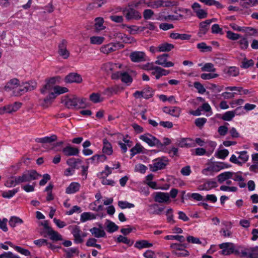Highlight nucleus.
<instances>
[{"mask_svg": "<svg viewBox=\"0 0 258 258\" xmlns=\"http://www.w3.org/2000/svg\"><path fill=\"white\" fill-rule=\"evenodd\" d=\"M230 167V165L225 162H211L208 163L207 166L202 170V173L206 176H213L220 170L229 168Z\"/></svg>", "mask_w": 258, "mask_h": 258, "instance_id": "f257e3e1", "label": "nucleus"}, {"mask_svg": "<svg viewBox=\"0 0 258 258\" xmlns=\"http://www.w3.org/2000/svg\"><path fill=\"white\" fill-rule=\"evenodd\" d=\"M41 175L35 170H31L24 172L20 176H15L16 184H21L24 182H29L32 180L38 179Z\"/></svg>", "mask_w": 258, "mask_h": 258, "instance_id": "f03ea898", "label": "nucleus"}, {"mask_svg": "<svg viewBox=\"0 0 258 258\" xmlns=\"http://www.w3.org/2000/svg\"><path fill=\"white\" fill-rule=\"evenodd\" d=\"M169 163L167 157H161L154 159L152 163L149 165L150 170L152 172H156L165 168Z\"/></svg>", "mask_w": 258, "mask_h": 258, "instance_id": "7ed1b4c3", "label": "nucleus"}, {"mask_svg": "<svg viewBox=\"0 0 258 258\" xmlns=\"http://www.w3.org/2000/svg\"><path fill=\"white\" fill-rule=\"evenodd\" d=\"M44 227V230L41 233V235L46 233L49 237V238L52 241L62 240V236L58 232L54 230L49 225L48 221H44L41 223Z\"/></svg>", "mask_w": 258, "mask_h": 258, "instance_id": "20e7f679", "label": "nucleus"}, {"mask_svg": "<svg viewBox=\"0 0 258 258\" xmlns=\"http://www.w3.org/2000/svg\"><path fill=\"white\" fill-rule=\"evenodd\" d=\"M37 83L34 81H30L23 83L19 86V88L15 91V96H20L28 91H31L36 89Z\"/></svg>", "mask_w": 258, "mask_h": 258, "instance_id": "39448f33", "label": "nucleus"}, {"mask_svg": "<svg viewBox=\"0 0 258 258\" xmlns=\"http://www.w3.org/2000/svg\"><path fill=\"white\" fill-rule=\"evenodd\" d=\"M236 153L238 155V156L234 154L232 155L229 159L230 162L239 166H241L247 161L249 156L247 155V151L236 152Z\"/></svg>", "mask_w": 258, "mask_h": 258, "instance_id": "423d86ee", "label": "nucleus"}, {"mask_svg": "<svg viewBox=\"0 0 258 258\" xmlns=\"http://www.w3.org/2000/svg\"><path fill=\"white\" fill-rule=\"evenodd\" d=\"M118 11H122L121 8H118ZM122 12L127 20L139 19L141 18V14L131 6H128L127 7L123 9Z\"/></svg>", "mask_w": 258, "mask_h": 258, "instance_id": "0eeeda50", "label": "nucleus"}, {"mask_svg": "<svg viewBox=\"0 0 258 258\" xmlns=\"http://www.w3.org/2000/svg\"><path fill=\"white\" fill-rule=\"evenodd\" d=\"M139 138L150 147H162V143L157 138L150 134L142 135L140 136Z\"/></svg>", "mask_w": 258, "mask_h": 258, "instance_id": "6e6552de", "label": "nucleus"}, {"mask_svg": "<svg viewBox=\"0 0 258 258\" xmlns=\"http://www.w3.org/2000/svg\"><path fill=\"white\" fill-rule=\"evenodd\" d=\"M219 247L222 250L220 252V253L224 255H228L232 253H238L237 251H235L236 247L235 245L231 242H224L219 245Z\"/></svg>", "mask_w": 258, "mask_h": 258, "instance_id": "1a4fd4ad", "label": "nucleus"}, {"mask_svg": "<svg viewBox=\"0 0 258 258\" xmlns=\"http://www.w3.org/2000/svg\"><path fill=\"white\" fill-rule=\"evenodd\" d=\"M69 91L67 88L61 87L59 86H55L53 88V92L49 94L44 99V102L46 103H51V100L54 99L57 95H60Z\"/></svg>", "mask_w": 258, "mask_h": 258, "instance_id": "9d476101", "label": "nucleus"}, {"mask_svg": "<svg viewBox=\"0 0 258 258\" xmlns=\"http://www.w3.org/2000/svg\"><path fill=\"white\" fill-rule=\"evenodd\" d=\"M60 78L58 77H52L49 79L47 82L44 86L41 89V92L43 94H46L47 93H50L51 91L53 90L54 87L55 86L56 81H58Z\"/></svg>", "mask_w": 258, "mask_h": 258, "instance_id": "9b49d317", "label": "nucleus"}, {"mask_svg": "<svg viewBox=\"0 0 258 258\" xmlns=\"http://www.w3.org/2000/svg\"><path fill=\"white\" fill-rule=\"evenodd\" d=\"M176 1H148L146 4L148 7L155 9L161 7H169L176 5Z\"/></svg>", "mask_w": 258, "mask_h": 258, "instance_id": "f8f14e48", "label": "nucleus"}, {"mask_svg": "<svg viewBox=\"0 0 258 258\" xmlns=\"http://www.w3.org/2000/svg\"><path fill=\"white\" fill-rule=\"evenodd\" d=\"M169 55L167 53H164L157 56V60L155 63L157 64L162 66L165 68H170L173 67L174 64L171 61H168L167 57Z\"/></svg>", "mask_w": 258, "mask_h": 258, "instance_id": "ddd939ff", "label": "nucleus"}, {"mask_svg": "<svg viewBox=\"0 0 258 258\" xmlns=\"http://www.w3.org/2000/svg\"><path fill=\"white\" fill-rule=\"evenodd\" d=\"M154 200L159 203H168L170 202L169 194L168 192H156L155 193Z\"/></svg>", "mask_w": 258, "mask_h": 258, "instance_id": "4468645a", "label": "nucleus"}, {"mask_svg": "<svg viewBox=\"0 0 258 258\" xmlns=\"http://www.w3.org/2000/svg\"><path fill=\"white\" fill-rule=\"evenodd\" d=\"M222 224L224 227H222L219 231L221 236L224 238L231 237L232 234V232L230 230L232 227L231 223L227 221H224Z\"/></svg>", "mask_w": 258, "mask_h": 258, "instance_id": "2eb2a0df", "label": "nucleus"}, {"mask_svg": "<svg viewBox=\"0 0 258 258\" xmlns=\"http://www.w3.org/2000/svg\"><path fill=\"white\" fill-rule=\"evenodd\" d=\"M120 47L119 43H110L102 46L100 49V51L104 54H108L115 51Z\"/></svg>", "mask_w": 258, "mask_h": 258, "instance_id": "dca6fc26", "label": "nucleus"}, {"mask_svg": "<svg viewBox=\"0 0 258 258\" xmlns=\"http://www.w3.org/2000/svg\"><path fill=\"white\" fill-rule=\"evenodd\" d=\"M82 231L79 226L74 225L72 226L71 233L74 237V242L76 243H81L83 242V239H81V234Z\"/></svg>", "mask_w": 258, "mask_h": 258, "instance_id": "f3484780", "label": "nucleus"}, {"mask_svg": "<svg viewBox=\"0 0 258 258\" xmlns=\"http://www.w3.org/2000/svg\"><path fill=\"white\" fill-rule=\"evenodd\" d=\"M218 186L217 182L214 180H208L203 184L198 186L199 190H209Z\"/></svg>", "mask_w": 258, "mask_h": 258, "instance_id": "a211bd4d", "label": "nucleus"}, {"mask_svg": "<svg viewBox=\"0 0 258 258\" xmlns=\"http://www.w3.org/2000/svg\"><path fill=\"white\" fill-rule=\"evenodd\" d=\"M20 86H21V84H20L19 80L16 78H13L7 83L5 88L6 90H14V93L15 91L19 88Z\"/></svg>", "mask_w": 258, "mask_h": 258, "instance_id": "6ab92c4d", "label": "nucleus"}, {"mask_svg": "<svg viewBox=\"0 0 258 258\" xmlns=\"http://www.w3.org/2000/svg\"><path fill=\"white\" fill-rule=\"evenodd\" d=\"M66 43V41L63 40L58 45V54L64 59L68 58L70 55V52L67 49Z\"/></svg>", "mask_w": 258, "mask_h": 258, "instance_id": "aec40b11", "label": "nucleus"}, {"mask_svg": "<svg viewBox=\"0 0 258 258\" xmlns=\"http://www.w3.org/2000/svg\"><path fill=\"white\" fill-rule=\"evenodd\" d=\"M82 81L81 76L77 73H70L65 78V82L67 83H80Z\"/></svg>", "mask_w": 258, "mask_h": 258, "instance_id": "412c9836", "label": "nucleus"}, {"mask_svg": "<svg viewBox=\"0 0 258 258\" xmlns=\"http://www.w3.org/2000/svg\"><path fill=\"white\" fill-rule=\"evenodd\" d=\"M145 53L143 51H134L131 53L130 58L133 62H141L145 60Z\"/></svg>", "mask_w": 258, "mask_h": 258, "instance_id": "4be33fe9", "label": "nucleus"}, {"mask_svg": "<svg viewBox=\"0 0 258 258\" xmlns=\"http://www.w3.org/2000/svg\"><path fill=\"white\" fill-rule=\"evenodd\" d=\"M177 145L181 148H190L196 147L194 141L189 138H183L178 141Z\"/></svg>", "mask_w": 258, "mask_h": 258, "instance_id": "5701e85b", "label": "nucleus"}, {"mask_svg": "<svg viewBox=\"0 0 258 258\" xmlns=\"http://www.w3.org/2000/svg\"><path fill=\"white\" fill-rule=\"evenodd\" d=\"M212 21V20H207L200 24V30L198 32V35L200 37H202L207 32L209 28V25Z\"/></svg>", "mask_w": 258, "mask_h": 258, "instance_id": "b1692460", "label": "nucleus"}, {"mask_svg": "<svg viewBox=\"0 0 258 258\" xmlns=\"http://www.w3.org/2000/svg\"><path fill=\"white\" fill-rule=\"evenodd\" d=\"M63 153L67 156H77L79 153V150L76 147L67 146L62 150Z\"/></svg>", "mask_w": 258, "mask_h": 258, "instance_id": "393cba45", "label": "nucleus"}, {"mask_svg": "<svg viewBox=\"0 0 258 258\" xmlns=\"http://www.w3.org/2000/svg\"><path fill=\"white\" fill-rule=\"evenodd\" d=\"M102 152L107 155H111L113 153L112 145L106 139L103 140Z\"/></svg>", "mask_w": 258, "mask_h": 258, "instance_id": "a878e982", "label": "nucleus"}, {"mask_svg": "<svg viewBox=\"0 0 258 258\" xmlns=\"http://www.w3.org/2000/svg\"><path fill=\"white\" fill-rule=\"evenodd\" d=\"M89 231L93 236L97 238H102L106 236V233L102 227H93L89 230Z\"/></svg>", "mask_w": 258, "mask_h": 258, "instance_id": "bb28decb", "label": "nucleus"}, {"mask_svg": "<svg viewBox=\"0 0 258 258\" xmlns=\"http://www.w3.org/2000/svg\"><path fill=\"white\" fill-rule=\"evenodd\" d=\"M121 87L118 85L108 87L104 89L103 92V94L111 96L114 94H117L121 90Z\"/></svg>", "mask_w": 258, "mask_h": 258, "instance_id": "cd10ccee", "label": "nucleus"}, {"mask_svg": "<svg viewBox=\"0 0 258 258\" xmlns=\"http://www.w3.org/2000/svg\"><path fill=\"white\" fill-rule=\"evenodd\" d=\"M5 243H7L11 247L14 248L17 252L20 253L22 254H23L25 256H29L31 255L30 251L27 249L23 248L19 246H16L10 241H7Z\"/></svg>", "mask_w": 258, "mask_h": 258, "instance_id": "c85d7f7f", "label": "nucleus"}, {"mask_svg": "<svg viewBox=\"0 0 258 258\" xmlns=\"http://www.w3.org/2000/svg\"><path fill=\"white\" fill-rule=\"evenodd\" d=\"M117 68V64L111 62H107L103 64L101 67L102 71L107 74L111 73Z\"/></svg>", "mask_w": 258, "mask_h": 258, "instance_id": "c756f323", "label": "nucleus"}, {"mask_svg": "<svg viewBox=\"0 0 258 258\" xmlns=\"http://www.w3.org/2000/svg\"><path fill=\"white\" fill-rule=\"evenodd\" d=\"M163 111L175 117H178L180 114V110L177 107H165L163 108Z\"/></svg>", "mask_w": 258, "mask_h": 258, "instance_id": "7c9ffc66", "label": "nucleus"}, {"mask_svg": "<svg viewBox=\"0 0 258 258\" xmlns=\"http://www.w3.org/2000/svg\"><path fill=\"white\" fill-rule=\"evenodd\" d=\"M80 184L78 182H72L66 189L67 194H73L79 190Z\"/></svg>", "mask_w": 258, "mask_h": 258, "instance_id": "2f4dec72", "label": "nucleus"}, {"mask_svg": "<svg viewBox=\"0 0 258 258\" xmlns=\"http://www.w3.org/2000/svg\"><path fill=\"white\" fill-rule=\"evenodd\" d=\"M231 171H225L221 173L217 176L218 182L220 184L223 183L226 181L228 180V179L231 178Z\"/></svg>", "mask_w": 258, "mask_h": 258, "instance_id": "473e14b6", "label": "nucleus"}, {"mask_svg": "<svg viewBox=\"0 0 258 258\" xmlns=\"http://www.w3.org/2000/svg\"><path fill=\"white\" fill-rule=\"evenodd\" d=\"M152 246L153 244L146 240L137 241L134 245V246L139 249H141L145 248H149Z\"/></svg>", "mask_w": 258, "mask_h": 258, "instance_id": "72a5a7b5", "label": "nucleus"}, {"mask_svg": "<svg viewBox=\"0 0 258 258\" xmlns=\"http://www.w3.org/2000/svg\"><path fill=\"white\" fill-rule=\"evenodd\" d=\"M96 218V215L91 212H84L80 216V221L85 222L89 220H92Z\"/></svg>", "mask_w": 258, "mask_h": 258, "instance_id": "f704fd0d", "label": "nucleus"}, {"mask_svg": "<svg viewBox=\"0 0 258 258\" xmlns=\"http://www.w3.org/2000/svg\"><path fill=\"white\" fill-rule=\"evenodd\" d=\"M57 140V137L55 135H52L50 137H45L44 138H36L35 141L37 143H51Z\"/></svg>", "mask_w": 258, "mask_h": 258, "instance_id": "c9c22d12", "label": "nucleus"}, {"mask_svg": "<svg viewBox=\"0 0 258 258\" xmlns=\"http://www.w3.org/2000/svg\"><path fill=\"white\" fill-rule=\"evenodd\" d=\"M105 154H96L89 159L88 160H90L93 163H98L99 162H103L105 161L107 159Z\"/></svg>", "mask_w": 258, "mask_h": 258, "instance_id": "e433bc0d", "label": "nucleus"}, {"mask_svg": "<svg viewBox=\"0 0 258 258\" xmlns=\"http://www.w3.org/2000/svg\"><path fill=\"white\" fill-rule=\"evenodd\" d=\"M82 163V161L79 159L74 158H70L67 160V164L73 169H79L78 164Z\"/></svg>", "mask_w": 258, "mask_h": 258, "instance_id": "4c0bfd02", "label": "nucleus"}, {"mask_svg": "<svg viewBox=\"0 0 258 258\" xmlns=\"http://www.w3.org/2000/svg\"><path fill=\"white\" fill-rule=\"evenodd\" d=\"M174 47V45L171 43L164 42L159 45V50L160 52H168L171 50Z\"/></svg>", "mask_w": 258, "mask_h": 258, "instance_id": "58836bf2", "label": "nucleus"}, {"mask_svg": "<svg viewBox=\"0 0 258 258\" xmlns=\"http://www.w3.org/2000/svg\"><path fill=\"white\" fill-rule=\"evenodd\" d=\"M170 37L174 39L189 40L191 36L187 34H179L178 33H172Z\"/></svg>", "mask_w": 258, "mask_h": 258, "instance_id": "ea45409f", "label": "nucleus"}, {"mask_svg": "<svg viewBox=\"0 0 258 258\" xmlns=\"http://www.w3.org/2000/svg\"><path fill=\"white\" fill-rule=\"evenodd\" d=\"M235 251H237L238 252V253H235V254L237 255H239L241 257H249V255L250 254L249 248H246L238 247L237 248H236Z\"/></svg>", "mask_w": 258, "mask_h": 258, "instance_id": "a19ab883", "label": "nucleus"}, {"mask_svg": "<svg viewBox=\"0 0 258 258\" xmlns=\"http://www.w3.org/2000/svg\"><path fill=\"white\" fill-rule=\"evenodd\" d=\"M9 223L11 227L14 228L17 225L22 224L23 223V221L18 217L12 216L10 219Z\"/></svg>", "mask_w": 258, "mask_h": 258, "instance_id": "79ce46f5", "label": "nucleus"}, {"mask_svg": "<svg viewBox=\"0 0 258 258\" xmlns=\"http://www.w3.org/2000/svg\"><path fill=\"white\" fill-rule=\"evenodd\" d=\"M151 67L149 70H153L152 74L155 76L156 79H159L162 75H161V72L159 70L160 67L154 66L153 63L149 64Z\"/></svg>", "mask_w": 258, "mask_h": 258, "instance_id": "37998d69", "label": "nucleus"}, {"mask_svg": "<svg viewBox=\"0 0 258 258\" xmlns=\"http://www.w3.org/2000/svg\"><path fill=\"white\" fill-rule=\"evenodd\" d=\"M64 251L66 253L67 258H72L74 255H78L79 251L77 247H72L67 249H64Z\"/></svg>", "mask_w": 258, "mask_h": 258, "instance_id": "c03bdc74", "label": "nucleus"}, {"mask_svg": "<svg viewBox=\"0 0 258 258\" xmlns=\"http://www.w3.org/2000/svg\"><path fill=\"white\" fill-rule=\"evenodd\" d=\"M143 149V146L140 144H136L135 146L132 148L130 150L131 157H133L136 154L142 152Z\"/></svg>", "mask_w": 258, "mask_h": 258, "instance_id": "a18cd8bd", "label": "nucleus"}, {"mask_svg": "<svg viewBox=\"0 0 258 258\" xmlns=\"http://www.w3.org/2000/svg\"><path fill=\"white\" fill-rule=\"evenodd\" d=\"M77 97L68 99L66 102V105L69 108L77 109Z\"/></svg>", "mask_w": 258, "mask_h": 258, "instance_id": "49530a36", "label": "nucleus"}, {"mask_svg": "<svg viewBox=\"0 0 258 258\" xmlns=\"http://www.w3.org/2000/svg\"><path fill=\"white\" fill-rule=\"evenodd\" d=\"M104 23L103 19L101 17H98L95 19V28L97 31L103 30L104 27L103 24Z\"/></svg>", "mask_w": 258, "mask_h": 258, "instance_id": "de8ad7c7", "label": "nucleus"}, {"mask_svg": "<svg viewBox=\"0 0 258 258\" xmlns=\"http://www.w3.org/2000/svg\"><path fill=\"white\" fill-rule=\"evenodd\" d=\"M237 43L239 44L240 48L242 50L246 49L249 45L247 38L241 36Z\"/></svg>", "mask_w": 258, "mask_h": 258, "instance_id": "09e8293b", "label": "nucleus"}, {"mask_svg": "<svg viewBox=\"0 0 258 258\" xmlns=\"http://www.w3.org/2000/svg\"><path fill=\"white\" fill-rule=\"evenodd\" d=\"M118 206L121 209H131L135 207V205L127 201H119Z\"/></svg>", "mask_w": 258, "mask_h": 258, "instance_id": "8fccbe9b", "label": "nucleus"}, {"mask_svg": "<svg viewBox=\"0 0 258 258\" xmlns=\"http://www.w3.org/2000/svg\"><path fill=\"white\" fill-rule=\"evenodd\" d=\"M120 80L123 83L126 84L127 85H129L133 81L131 76L126 72H122Z\"/></svg>", "mask_w": 258, "mask_h": 258, "instance_id": "3c124183", "label": "nucleus"}, {"mask_svg": "<svg viewBox=\"0 0 258 258\" xmlns=\"http://www.w3.org/2000/svg\"><path fill=\"white\" fill-rule=\"evenodd\" d=\"M19 190V188H14L12 190L4 191L2 194L3 197L10 199L12 198Z\"/></svg>", "mask_w": 258, "mask_h": 258, "instance_id": "603ef678", "label": "nucleus"}, {"mask_svg": "<svg viewBox=\"0 0 258 258\" xmlns=\"http://www.w3.org/2000/svg\"><path fill=\"white\" fill-rule=\"evenodd\" d=\"M116 241L119 243H123L126 244L129 246L132 245L134 243L133 241H131L130 239H128L126 237L123 236L122 235H119L117 237Z\"/></svg>", "mask_w": 258, "mask_h": 258, "instance_id": "864d4df0", "label": "nucleus"}, {"mask_svg": "<svg viewBox=\"0 0 258 258\" xmlns=\"http://www.w3.org/2000/svg\"><path fill=\"white\" fill-rule=\"evenodd\" d=\"M106 228L108 232L112 233L117 231L118 227L114 223L110 221H107Z\"/></svg>", "mask_w": 258, "mask_h": 258, "instance_id": "5fc2aeb1", "label": "nucleus"}, {"mask_svg": "<svg viewBox=\"0 0 258 258\" xmlns=\"http://www.w3.org/2000/svg\"><path fill=\"white\" fill-rule=\"evenodd\" d=\"M201 70L203 72H215L216 71L214 64L210 62L206 63L201 68Z\"/></svg>", "mask_w": 258, "mask_h": 258, "instance_id": "6e6d98bb", "label": "nucleus"}, {"mask_svg": "<svg viewBox=\"0 0 258 258\" xmlns=\"http://www.w3.org/2000/svg\"><path fill=\"white\" fill-rule=\"evenodd\" d=\"M197 48L202 52H210L212 51V47L207 46L205 42L198 43L197 44Z\"/></svg>", "mask_w": 258, "mask_h": 258, "instance_id": "4d7b16f0", "label": "nucleus"}, {"mask_svg": "<svg viewBox=\"0 0 258 258\" xmlns=\"http://www.w3.org/2000/svg\"><path fill=\"white\" fill-rule=\"evenodd\" d=\"M173 210L172 208L168 209L166 212L167 221L170 224H174L175 220L173 219Z\"/></svg>", "mask_w": 258, "mask_h": 258, "instance_id": "13d9d810", "label": "nucleus"}, {"mask_svg": "<svg viewBox=\"0 0 258 258\" xmlns=\"http://www.w3.org/2000/svg\"><path fill=\"white\" fill-rule=\"evenodd\" d=\"M234 116V113L233 112V110L228 111L223 114L221 118L225 121H231Z\"/></svg>", "mask_w": 258, "mask_h": 258, "instance_id": "bf43d9fd", "label": "nucleus"}, {"mask_svg": "<svg viewBox=\"0 0 258 258\" xmlns=\"http://www.w3.org/2000/svg\"><path fill=\"white\" fill-rule=\"evenodd\" d=\"M90 39L91 44L99 45L103 43L104 38L101 36H92Z\"/></svg>", "mask_w": 258, "mask_h": 258, "instance_id": "052dcab7", "label": "nucleus"}, {"mask_svg": "<svg viewBox=\"0 0 258 258\" xmlns=\"http://www.w3.org/2000/svg\"><path fill=\"white\" fill-rule=\"evenodd\" d=\"M229 154V151L227 149L218 150L216 153V156L220 159H225Z\"/></svg>", "mask_w": 258, "mask_h": 258, "instance_id": "680f3d73", "label": "nucleus"}, {"mask_svg": "<svg viewBox=\"0 0 258 258\" xmlns=\"http://www.w3.org/2000/svg\"><path fill=\"white\" fill-rule=\"evenodd\" d=\"M194 86L200 94H203L206 91L204 86L199 82H195L194 83Z\"/></svg>", "mask_w": 258, "mask_h": 258, "instance_id": "e2e57ef3", "label": "nucleus"}, {"mask_svg": "<svg viewBox=\"0 0 258 258\" xmlns=\"http://www.w3.org/2000/svg\"><path fill=\"white\" fill-rule=\"evenodd\" d=\"M227 37L232 40H236L241 37V35L239 34L235 33L230 31L226 32Z\"/></svg>", "mask_w": 258, "mask_h": 258, "instance_id": "0e129e2a", "label": "nucleus"}, {"mask_svg": "<svg viewBox=\"0 0 258 258\" xmlns=\"http://www.w3.org/2000/svg\"><path fill=\"white\" fill-rule=\"evenodd\" d=\"M147 167L143 164H137L135 165V171L144 174L146 172Z\"/></svg>", "mask_w": 258, "mask_h": 258, "instance_id": "69168bd1", "label": "nucleus"}, {"mask_svg": "<svg viewBox=\"0 0 258 258\" xmlns=\"http://www.w3.org/2000/svg\"><path fill=\"white\" fill-rule=\"evenodd\" d=\"M254 65V61L252 59H247L244 58L242 62L241 67L244 69L248 68Z\"/></svg>", "mask_w": 258, "mask_h": 258, "instance_id": "338daca9", "label": "nucleus"}, {"mask_svg": "<svg viewBox=\"0 0 258 258\" xmlns=\"http://www.w3.org/2000/svg\"><path fill=\"white\" fill-rule=\"evenodd\" d=\"M227 73L230 76L235 77L239 74V70L235 67H231L228 69Z\"/></svg>", "mask_w": 258, "mask_h": 258, "instance_id": "774afa93", "label": "nucleus"}]
</instances>
